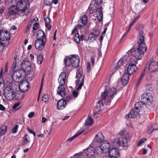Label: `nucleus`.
I'll return each mask as SVG.
<instances>
[{
    "label": "nucleus",
    "mask_w": 158,
    "mask_h": 158,
    "mask_svg": "<svg viewBox=\"0 0 158 158\" xmlns=\"http://www.w3.org/2000/svg\"><path fill=\"white\" fill-rule=\"evenodd\" d=\"M16 62L15 61H14L12 64L13 70L15 71L13 74V79L16 82H20L23 80L22 78H24L26 76V72L24 69H20L16 70Z\"/></svg>",
    "instance_id": "f257e3e1"
},
{
    "label": "nucleus",
    "mask_w": 158,
    "mask_h": 158,
    "mask_svg": "<svg viewBox=\"0 0 158 158\" xmlns=\"http://www.w3.org/2000/svg\"><path fill=\"white\" fill-rule=\"evenodd\" d=\"M7 127L4 125H2L0 127V136H2L4 134L6 131Z\"/></svg>",
    "instance_id": "f704fd0d"
},
{
    "label": "nucleus",
    "mask_w": 158,
    "mask_h": 158,
    "mask_svg": "<svg viewBox=\"0 0 158 158\" xmlns=\"http://www.w3.org/2000/svg\"><path fill=\"white\" fill-rule=\"evenodd\" d=\"M90 63L89 62H88L87 64V72L89 73L90 71V67H91Z\"/></svg>",
    "instance_id": "052dcab7"
},
{
    "label": "nucleus",
    "mask_w": 158,
    "mask_h": 158,
    "mask_svg": "<svg viewBox=\"0 0 158 158\" xmlns=\"http://www.w3.org/2000/svg\"><path fill=\"white\" fill-rule=\"evenodd\" d=\"M57 108L59 110L64 109L66 106V102L64 99H62L58 101L57 103Z\"/></svg>",
    "instance_id": "6ab92c4d"
},
{
    "label": "nucleus",
    "mask_w": 158,
    "mask_h": 158,
    "mask_svg": "<svg viewBox=\"0 0 158 158\" xmlns=\"http://www.w3.org/2000/svg\"><path fill=\"white\" fill-rule=\"evenodd\" d=\"M83 131L84 130L83 129H81L80 130L78 131L73 136L70 138L68 139H67V141L68 142H71L77 137L82 133Z\"/></svg>",
    "instance_id": "c756f323"
},
{
    "label": "nucleus",
    "mask_w": 158,
    "mask_h": 158,
    "mask_svg": "<svg viewBox=\"0 0 158 158\" xmlns=\"http://www.w3.org/2000/svg\"><path fill=\"white\" fill-rule=\"evenodd\" d=\"M37 38H40V39L46 40L44 32L41 30H38L37 31Z\"/></svg>",
    "instance_id": "a878e982"
},
{
    "label": "nucleus",
    "mask_w": 158,
    "mask_h": 158,
    "mask_svg": "<svg viewBox=\"0 0 158 158\" xmlns=\"http://www.w3.org/2000/svg\"><path fill=\"white\" fill-rule=\"evenodd\" d=\"M3 93L5 96L9 100L14 99L15 93L14 89L10 87H6L4 89Z\"/></svg>",
    "instance_id": "1a4fd4ad"
},
{
    "label": "nucleus",
    "mask_w": 158,
    "mask_h": 158,
    "mask_svg": "<svg viewBox=\"0 0 158 158\" xmlns=\"http://www.w3.org/2000/svg\"><path fill=\"white\" fill-rule=\"evenodd\" d=\"M31 25V24H30L29 23L28 24L25 30V32H28L30 28Z\"/></svg>",
    "instance_id": "bf43d9fd"
},
{
    "label": "nucleus",
    "mask_w": 158,
    "mask_h": 158,
    "mask_svg": "<svg viewBox=\"0 0 158 158\" xmlns=\"http://www.w3.org/2000/svg\"><path fill=\"white\" fill-rule=\"evenodd\" d=\"M34 115V113L33 112H31L29 113L28 115V117L30 118L32 117Z\"/></svg>",
    "instance_id": "774afa93"
},
{
    "label": "nucleus",
    "mask_w": 158,
    "mask_h": 158,
    "mask_svg": "<svg viewBox=\"0 0 158 158\" xmlns=\"http://www.w3.org/2000/svg\"><path fill=\"white\" fill-rule=\"evenodd\" d=\"M81 22L84 25H85L87 21V17L86 15H82L81 19Z\"/></svg>",
    "instance_id": "c9c22d12"
},
{
    "label": "nucleus",
    "mask_w": 158,
    "mask_h": 158,
    "mask_svg": "<svg viewBox=\"0 0 158 158\" xmlns=\"http://www.w3.org/2000/svg\"><path fill=\"white\" fill-rule=\"evenodd\" d=\"M103 8L101 7L100 8H97L98 14L99 15L97 16V19L99 21L101 22L102 21L103 18V13L102 10Z\"/></svg>",
    "instance_id": "c85d7f7f"
},
{
    "label": "nucleus",
    "mask_w": 158,
    "mask_h": 158,
    "mask_svg": "<svg viewBox=\"0 0 158 158\" xmlns=\"http://www.w3.org/2000/svg\"><path fill=\"white\" fill-rule=\"evenodd\" d=\"M16 2V6L21 13L20 14L21 16L24 15L27 8V2L25 0H19Z\"/></svg>",
    "instance_id": "6e6552de"
},
{
    "label": "nucleus",
    "mask_w": 158,
    "mask_h": 158,
    "mask_svg": "<svg viewBox=\"0 0 158 158\" xmlns=\"http://www.w3.org/2000/svg\"><path fill=\"white\" fill-rule=\"evenodd\" d=\"M27 129L29 133L32 134L35 137V136L36 135L35 131L32 130L30 129L28 127H27Z\"/></svg>",
    "instance_id": "864d4df0"
},
{
    "label": "nucleus",
    "mask_w": 158,
    "mask_h": 158,
    "mask_svg": "<svg viewBox=\"0 0 158 158\" xmlns=\"http://www.w3.org/2000/svg\"><path fill=\"white\" fill-rule=\"evenodd\" d=\"M117 93V90L116 88L112 87L110 88L109 91L108 92L106 90H105L101 94V99L106 101V98H108L107 102L110 103L111 102L110 98L113 99L114 96L116 95Z\"/></svg>",
    "instance_id": "7ed1b4c3"
},
{
    "label": "nucleus",
    "mask_w": 158,
    "mask_h": 158,
    "mask_svg": "<svg viewBox=\"0 0 158 158\" xmlns=\"http://www.w3.org/2000/svg\"><path fill=\"white\" fill-rule=\"evenodd\" d=\"M10 37V34L7 31H3L0 30V40L2 41L8 40ZM0 46H2V48H4L3 44L0 41Z\"/></svg>",
    "instance_id": "9b49d317"
},
{
    "label": "nucleus",
    "mask_w": 158,
    "mask_h": 158,
    "mask_svg": "<svg viewBox=\"0 0 158 158\" xmlns=\"http://www.w3.org/2000/svg\"><path fill=\"white\" fill-rule=\"evenodd\" d=\"M57 94L62 97L65 96L66 91L63 85H59L57 89Z\"/></svg>",
    "instance_id": "5701e85b"
},
{
    "label": "nucleus",
    "mask_w": 158,
    "mask_h": 158,
    "mask_svg": "<svg viewBox=\"0 0 158 158\" xmlns=\"http://www.w3.org/2000/svg\"><path fill=\"white\" fill-rule=\"evenodd\" d=\"M152 88L151 85H148L146 86V89L148 91H151Z\"/></svg>",
    "instance_id": "680f3d73"
},
{
    "label": "nucleus",
    "mask_w": 158,
    "mask_h": 158,
    "mask_svg": "<svg viewBox=\"0 0 158 158\" xmlns=\"http://www.w3.org/2000/svg\"><path fill=\"white\" fill-rule=\"evenodd\" d=\"M143 32L140 30L139 32V35L137 38V42L138 44V47L147 48L144 42V36Z\"/></svg>",
    "instance_id": "ddd939ff"
},
{
    "label": "nucleus",
    "mask_w": 158,
    "mask_h": 158,
    "mask_svg": "<svg viewBox=\"0 0 158 158\" xmlns=\"http://www.w3.org/2000/svg\"><path fill=\"white\" fill-rule=\"evenodd\" d=\"M72 96L70 95L68 96H67L65 99H64V100L65 101V102H66V104L68 102H69V100L71 99Z\"/></svg>",
    "instance_id": "5fc2aeb1"
},
{
    "label": "nucleus",
    "mask_w": 158,
    "mask_h": 158,
    "mask_svg": "<svg viewBox=\"0 0 158 158\" xmlns=\"http://www.w3.org/2000/svg\"><path fill=\"white\" fill-rule=\"evenodd\" d=\"M158 130V124L155 123L152 124L151 128H149L148 133L149 134H151L152 132L155 130Z\"/></svg>",
    "instance_id": "473e14b6"
},
{
    "label": "nucleus",
    "mask_w": 158,
    "mask_h": 158,
    "mask_svg": "<svg viewBox=\"0 0 158 158\" xmlns=\"http://www.w3.org/2000/svg\"><path fill=\"white\" fill-rule=\"evenodd\" d=\"M78 94V91H76V90H74L73 92V94L75 98L77 97Z\"/></svg>",
    "instance_id": "4d7b16f0"
},
{
    "label": "nucleus",
    "mask_w": 158,
    "mask_h": 158,
    "mask_svg": "<svg viewBox=\"0 0 158 158\" xmlns=\"http://www.w3.org/2000/svg\"><path fill=\"white\" fill-rule=\"evenodd\" d=\"M137 63V60L136 59H134L133 58L130 59V64L128 66L127 71L129 75L134 73L138 70V68L136 65V64Z\"/></svg>",
    "instance_id": "423d86ee"
},
{
    "label": "nucleus",
    "mask_w": 158,
    "mask_h": 158,
    "mask_svg": "<svg viewBox=\"0 0 158 158\" xmlns=\"http://www.w3.org/2000/svg\"><path fill=\"white\" fill-rule=\"evenodd\" d=\"M99 31L97 30H93V32L90 33V35H93L95 36L99 35Z\"/></svg>",
    "instance_id": "37998d69"
},
{
    "label": "nucleus",
    "mask_w": 158,
    "mask_h": 158,
    "mask_svg": "<svg viewBox=\"0 0 158 158\" xmlns=\"http://www.w3.org/2000/svg\"><path fill=\"white\" fill-rule=\"evenodd\" d=\"M146 68H145L144 69L143 71L142 72V73L140 74V75L139 76V78L138 79L137 85H138L140 83V81H141L142 79L143 78V77L144 76L145 74V71L146 70L145 69Z\"/></svg>",
    "instance_id": "a19ab883"
},
{
    "label": "nucleus",
    "mask_w": 158,
    "mask_h": 158,
    "mask_svg": "<svg viewBox=\"0 0 158 158\" xmlns=\"http://www.w3.org/2000/svg\"><path fill=\"white\" fill-rule=\"evenodd\" d=\"M75 27H76L77 29H81L82 28V26L80 24H78L77 25L75 26Z\"/></svg>",
    "instance_id": "69168bd1"
},
{
    "label": "nucleus",
    "mask_w": 158,
    "mask_h": 158,
    "mask_svg": "<svg viewBox=\"0 0 158 158\" xmlns=\"http://www.w3.org/2000/svg\"><path fill=\"white\" fill-rule=\"evenodd\" d=\"M148 67L149 71L151 72H154L158 70V62L153 61L149 63L146 64L145 68H147V67Z\"/></svg>",
    "instance_id": "2eb2a0df"
},
{
    "label": "nucleus",
    "mask_w": 158,
    "mask_h": 158,
    "mask_svg": "<svg viewBox=\"0 0 158 158\" xmlns=\"http://www.w3.org/2000/svg\"><path fill=\"white\" fill-rule=\"evenodd\" d=\"M64 61L66 66L64 69H66L67 67H71L73 66L77 67L78 66L80 59L78 55H73L67 58H64Z\"/></svg>",
    "instance_id": "f03ea898"
},
{
    "label": "nucleus",
    "mask_w": 158,
    "mask_h": 158,
    "mask_svg": "<svg viewBox=\"0 0 158 158\" xmlns=\"http://www.w3.org/2000/svg\"><path fill=\"white\" fill-rule=\"evenodd\" d=\"M24 92H23L21 91H19L17 92L15 94V99H18L19 100H21L24 97Z\"/></svg>",
    "instance_id": "7c9ffc66"
},
{
    "label": "nucleus",
    "mask_w": 158,
    "mask_h": 158,
    "mask_svg": "<svg viewBox=\"0 0 158 158\" xmlns=\"http://www.w3.org/2000/svg\"><path fill=\"white\" fill-rule=\"evenodd\" d=\"M20 105V103L19 102H17V103H15L13 106V109L16 108L19 105Z\"/></svg>",
    "instance_id": "338daca9"
},
{
    "label": "nucleus",
    "mask_w": 158,
    "mask_h": 158,
    "mask_svg": "<svg viewBox=\"0 0 158 158\" xmlns=\"http://www.w3.org/2000/svg\"><path fill=\"white\" fill-rule=\"evenodd\" d=\"M44 56L42 54H40L37 56V62L38 64H41L43 61Z\"/></svg>",
    "instance_id": "79ce46f5"
},
{
    "label": "nucleus",
    "mask_w": 158,
    "mask_h": 158,
    "mask_svg": "<svg viewBox=\"0 0 158 158\" xmlns=\"http://www.w3.org/2000/svg\"><path fill=\"white\" fill-rule=\"evenodd\" d=\"M135 109L131 110L128 114L125 115V118H132L136 117L138 114L139 112L138 111H135Z\"/></svg>",
    "instance_id": "b1692460"
},
{
    "label": "nucleus",
    "mask_w": 158,
    "mask_h": 158,
    "mask_svg": "<svg viewBox=\"0 0 158 158\" xmlns=\"http://www.w3.org/2000/svg\"><path fill=\"white\" fill-rule=\"evenodd\" d=\"M66 77V74L65 72H61L60 73L58 79L60 85H64L65 84Z\"/></svg>",
    "instance_id": "412c9836"
},
{
    "label": "nucleus",
    "mask_w": 158,
    "mask_h": 158,
    "mask_svg": "<svg viewBox=\"0 0 158 158\" xmlns=\"http://www.w3.org/2000/svg\"><path fill=\"white\" fill-rule=\"evenodd\" d=\"M8 14L7 15L6 17H9L10 16L14 15H21L20 14L21 13L16 5H12L9 7L8 10Z\"/></svg>",
    "instance_id": "f8f14e48"
},
{
    "label": "nucleus",
    "mask_w": 158,
    "mask_h": 158,
    "mask_svg": "<svg viewBox=\"0 0 158 158\" xmlns=\"http://www.w3.org/2000/svg\"><path fill=\"white\" fill-rule=\"evenodd\" d=\"M29 82L27 80H23L19 85V88L20 91L25 92L29 89Z\"/></svg>",
    "instance_id": "dca6fc26"
},
{
    "label": "nucleus",
    "mask_w": 158,
    "mask_h": 158,
    "mask_svg": "<svg viewBox=\"0 0 158 158\" xmlns=\"http://www.w3.org/2000/svg\"><path fill=\"white\" fill-rule=\"evenodd\" d=\"M20 66L21 68H22L21 69H24L26 72L27 70L30 69L31 64L28 60H24L22 62Z\"/></svg>",
    "instance_id": "a211bd4d"
},
{
    "label": "nucleus",
    "mask_w": 158,
    "mask_h": 158,
    "mask_svg": "<svg viewBox=\"0 0 158 158\" xmlns=\"http://www.w3.org/2000/svg\"><path fill=\"white\" fill-rule=\"evenodd\" d=\"M104 104H107L105 101L101 99H99L97 102L96 107L97 108H101L103 106Z\"/></svg>",
    "instance_id": "72a5a7b5"
},
{
    "label": "nucleus",
    "mask_w": 158,
    "mask_h": 158,
    "mask_svg": "<svg viewBox=\"0 0 158 158\" xmlns=\"http://www.w3.org/2000/svg\"><path fill=\"white\" fill-rule=\"evenodd\" d=\"M95 151L97 154L100 155L103 152H105V151L103 149H102L100 146L97 147Z\"/></svg>",
    "instance_id": "58836bf2"
},
{
    "label": "nucleus",
    "mask_w": 158,
    "mask_h": 158,
    "mask_svg": "<svg viewBox=\"0 0 158 158\" xmlns=\"http://www.w3.org/2000/svg\"><path fill=\"white\" fill-rule=\"evenodd\" d=\"M96 11L98 12L97 9L96 10L94 6L90 4L86 11V13L88 14H92Z\"/></svg>",
    "instance_id": "cd10ccee"
},
{
    "label": "nucleus",
    "mask_w": 158,
    "mask_h": 158,
    "mask_svg": "<svg viewBox=\"0 0 158 158\" xmlns=\"http://www.w3.org/2000/svg\"><path fill=\"white\" fill-rule=\"evenodd\" d=\"M141 102L145 105H150L153 101V97L150 93H144L141 96Z\"/></svg>",
    "instance_id": "0eeeda50"
},
{
    "label": "nucleus",
    "mask_w": 158,
    "mask_h": 158,
    "mask_svg": "<svg viewBox=\"0 0 158 158\" xmlns=\"http://www.w3.org/2000/svg\"><path fill=\"white\" fill-rule=\"evenodd\" d=\"M30 136L27 134H25L23 137L22 141L21 142V146H23L27 144L30 143Z\"/></svg>",
    "instance_id": "393cba45"
},
{
    "label": "nucleus",
    "mask_w": 158,
    "mask_h": 158,
    "mask_svg": "<svg viewBox=\"0 0 158 158\" xmlns=\"http://www.w3.org/2000/svg\"><path fill=\"white\" fill-rule=\"evenodd\" d=\"M82 73L79 71L78 73H77L76 77H77V79L76 81V85H78L77 89V91L80 90L83 85L85 76L83 75Z\"/></svg>",
    "instance_id": "9d476101"
},
{
    "label": "nucleus",
    "mask_w": 158,
    "mask_h": 158,
    "mask_svg": "<svg viewBox=\"0 0 158 158\" xmlns=\"http://www.w3.org/2000/svg\"><path fill=\"white\" fill-rule=\"evenodd\" d=\"M88 40H89L90 42H93L96 40L95 36L93 35H90L88 37Z\"/></svg>",
    "instance_id": "c03bdc74"
},
{
    "label": "nucleus",
    "mask_w": 158,
    "mask_h": 158,
    "mask_svg": "<svg viewBox=\"0 0 158 158\" xmlns=\"http://www.w3.org/2000/svg\"><path fill=\"white\" fill-rule=\"evenodd\" d=\"M39 27V24L38 23H36L33 25V29L34 30H37Z\"/></svg>",
    "instance_id": "09e8293b"
},
{
    "label": "nucleus",
    "mask_w": 158,
    "mask_h": 158,
    "mask_svg": "<svg viewBox=\"0 0 158 158\" xmlns=\"http://www.w3.org/2000/svg\"><path fill=\"white\" fill-rule=\"evenodd\" d=\"M46 42V40L37 38L35 42V46L36 49L38 50H42L45 45Z\"/></svg>",
    "instance_id": "4468645a"
},
{
    "label": "nucleus",
    "mask_w": 158,
    "mask_h": 158,
    "mask_svg": "<svg viewBox=\"0 0 158 158\" xmlns=\"http://www.w3.org/2000/svg\"><path fill=\"white\" fill-rule=\"evenodd\" d=\"M93 123V120L92 118L88 116V118L85 120V123L86 126H90Z\"/></svg>",
    "instance_id": "e433bc0d"
},
{
    "label": "nucleus",
    "mask_w": 158,
    "mask_h": 158,
    "mask_svg": "<svg viewBox=\"0 0 158 158\" xmlns=\"http://www.w3.org/2000/svg\"><path fill=\"white\" fill-rule=\"evenodd\" d=\"M45 2L46 5L48 6H50L53 2V0H46Z\"/></svg>",
    "instance_id": "6e6d98bb"
},
{
    "label": "nucleus",
    "mask_w": 158,
    "mask_h": 158,
    "mask_svg": "<svg viewBox=\"0 0 158 158\" xmlns=\"http://www.w3.org/2000/svg\"><path fill=\"white\" fill-rule=\"evenodd\" d=\"M147 50V48L138 47L137 48L131 50V54L136 59L141 60L143 56L144 52Z\"/></svg>",
    "instance_id": "20e7f679"
},
{
    "label": "nucleus",
    "mask_w": 158,
    "mask_h": 158,
    "mask_svg": "<svg viewBox=\"0 0 158 158\" xmlns=\"http://www.w3.org/2000/svg\"><path fill=\"white\" fill-rule=\"evenodd\" d=\"M18 125H15V127L13 128L12 130V132L13 133H15L18 131Z\"/></svg>",
    "instance_id": "8fccbe9b"
},
{
    "label": "nucleus",
    "mask_w": 158,
    "mask_h": 158,
    "mask_svg": "<svg viewBox=\"0 0 158 158\" xmlns=\"http://www.w3.org/2000/svg\"><path fill=\"white\" fill-rule=\"evenodd\" d=\"M143 103L141 102H139L135 103V105L134 109L136 110H140Z\"/></svg>",
    "instance_id": "4c0bfd02"
},
{
    "label": "nucleus",
    "mask_w": 158,
    "mask_h": 158,
    "mask_svg": "<svg viewBox=\"0 0 158 158\" xmlns=\"http://www.w3.org/2000/svg\"><path fill=\"white\" fill-rule=\"evenodd\" d=\"M2 68L0 73V86H1V85L2 84V82H3V77H2Z\"/></svg>",
    "instance_id": "de8ad7c7"
},
{
    "label": "nucleus",
    "mask_w": 158,
    "mask_h": 158,
    "mask_svg": "<svg viewBox=\"0 0 158 158\" xmlns=\"http://www.w3.org/2000/svg\"><path fill=\"white\" fill-rule=\"evenodd\" d=\"M109 157L110 158H117L119 157L120 153L117 148H112L109 153Z\"/></svg>",
    "instance_id": "f3484780"
},
{
    "label": "nucleus",
    "mask_w": 158,
    "mask_h": 158,
    "mask_svg": "<svg viewBox=\"0 0 158 158\" xmlns=\"http://www.w3.org/2000/svg\"><path fill=\"white\" fill-rule=\"evenodd\" d=\"M44 74H43L42 75V79H41V87L40 88V91L41 90V88H42V87L43 83V81H44Z\"/></svg>",
    "instance_id": "e2e57ef3"
},
{
    "label": "nucleus",
    "mask_w": 158,
    "mask_h": 158,
    "mask_svg": "<svg viewBox=\"0 0 158 158\" xmlns=\"http://www.w3.org/2000/svg\"><path fill=\"white\" fill-rule=\"evenodd\" d=\"M100 146L105 151L107 152L109 151V148H110V144L109 142L107 140H104L102 141L100 143Z\"/></svg>",
    "instance_id": "4be33fe9"
},
{
    "label": "nucleus",
    "mask_w": 158,
    "mask_h": 158,
    "mask_svg": "<svg viewBox=\"0 0 158 158\" xmlns=\"http://www.w3.org/2000/svg\"><path fill=\"white\" fill-rule=\"evenodd\" d=\"M91 61L92 66H94V58L93 56L91 57Z\"/></svg>",
    "instance_id": "0e129e2a"
},
{
    "label": "nucleus",
    "mask_w": 158,
    "mask_h": 158,
    "mask_svg": "<svg viewBox=\"0 0 158 158\" xmlns=\"http://www.w3.org/2000/svg\"><path fill=\"white\" fill-rule=\"evenodd\" d=\"M128 80L124 79H121V81L123 85H125L127 84L128 82Z\"/></svg>",
    "instance_id": "13d9d810"
},
{
    "label": "nucleus",
    "mask_w": 158,
    "mask_h": 158,
    "mask_svg": "<svg viewBox=\"0 0 158 158\" xmlns=\"http://www.w3.org/2000/svg\"><path fill=\"white\" fill-rule=\"evenodd\" d=\"M74 40L77 44H79L80 42V36L77 31V33L76 34L73 36Z\"/></svg>",
    "instance_id": "ea45409f"
},
{
    "label": "nucleus",
    "mask_w": 158,
    "mask_h": 158,
    "mask_svg": "<svg viewBox=\"0 0 158 158\" xmlns=\"http://www.w3.org/2000/svg\"><path fill=\"white\" fill-rule=\"evenodd\" d=\"M147 139L145 138H142L141 139L138 143L137 145L138 146H140L141 145V144L143 143Z\"/></svg>",
    "instance_id": "3c124183"
},
{
    "label": "nucleus",
    "mask_w": 158,
    "mask_h": 158,
    "mask_svg": "<svg viewBox=\"0 0 158 158\" xmlns=\"http://www.w3.org/2000/svg\"><path fill=\"white\" fill-rule=\"evenodd\" d=\"M129 75L128 73H124L123 75L122 78L128 80Z\"/></svg>",
    "instance_id": "a18cd8bd"
},
{
    "label": "nucleus",
    "mask_w": 158,
    "mask_h": 158,
    "mask_svg": "<svg viewBox=\"0 0 158 158\" xmlns=\"http://www.w3.org/2000/svg\"><path fill=\"white\" fill-rule=\"evenodd\" d=\"M124 133V131H121L119 133V134L121 135V137L119 138L118 141L114 143L116 146L126 147L127 146L129 140L126 135H123Z\"/></svg>",
    "instance_id": "39448f33"
},
{
    "label": "nucleus",
    "mask_w": 158,
    "mask_h": 158,
    "mask_svg": "<svg viewBox=\"0 0 158 158\" xmlns=\"http://www.w3.org/2000/svg\"><path fill=\"white\" fill-rule=\"evenodd\" d=\"M45 22V27L48 31L50 30L51 28V25L50 24V19L49 17H46L44 18Z\"/></svg>",
    "instance_id": "2f4dec72"
},
{
    "label": "nucleus",
    "mask_w": 158,
    "mask_h": 158,
    "mask_svg": "<svg viewBox=\"0 0 158 158\" xmlns=\"http://www.w3.org/2000/svg\"><path fill=\"white\" fill-rule=\"evenodd\" d=\"M123 63V59L121 58L118 61L117 63L118 66H120L122 65Z\"/></svg>",
    "instance_id": "603ef678"
},
{
    "label": "nucleus",
    "mask_w": 158,
    "mask_h": 158,
    "mask_svg": "<svg viewBox=\"0 0 158 158\" xmlns=\"http://www.w3.org/2000/svg\"><path fill=\"white\" fill-rule=\"evenodd\" d=\"M49 96L47 94H44L42 97V100L45 102H46L48 99Z\"/></svg>",
    "instance_id": "49530a36"
},
{
    "label": "nucleus",
    "mask_w": 158,
    "mask_h": 158,
    "mask_svg": "<svg viewBox=\"0 0 158 158\" xmlns=\"http://www.w3.org/2000/svg\"><path fill=\"white\" fill-rule=\"evenodd\" d=\"M104 138V136L102 132H99L96 134L94 137V139L97 143H101L103 141L102 140Z\"/></svg>",
    "instance_id": "bb28decb"
},
{
    "label": "nucleus",
    "mask_w": 158,
    "mask_h": 158,
    "mask_svg": "<svg viewBox=\"0 0 158 158\" xmlns=\"http://www.w3.org/2000/svg\"><path fill=\"white\" fill-rule=\"evenodd\" d=\"M95 150L92 147H89L87 148L86 152L87 156L89 158H94L95 155Z\"/></svg>",
    "instance_id": "aec40b11"
}]
</instances>
